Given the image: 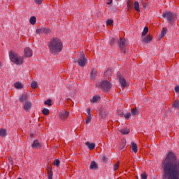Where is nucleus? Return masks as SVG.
<instances>
[{
    "label": "nucleus",
    "instance_id": "1",
    "mask_svg": "<svg viewBox=\"0 0 179 179\" xmlns=\"http://www.w3.org/2000/svg\"><path fill=\"white\" fill-rule=\"evenodd\" d=\"M162 179H179V161L176 153L170 151L162 162Z\"/></svg>",
    "mask_w": 179,
    "mask_h": 179
},
{
    "label": "nucleus",
    "instance_id": "2",
    "mask_svg": "<svg viewBox=\"0 0 179 179\" xmlns=\"http://www.w3.org/2000/svg\"><path fill=\"white\" fill-rule=\"evenodd\" d=\"M63 47L62 41L58 38H53L48 42L49 51L53 55L59 54L62 51Z\"/></svg>",
    "mask_w": 179,
    "mask_h": 179
},
{
    "label": "nucleus",
    "instance_id": "3",
    "mask_svg": "<svg viewBox=\"0 0 179 179\" xmlns=\"http://www.w3.org/2000/svg\"><path fill=\"white\" fill-rule=\"evenodd\" d=\"M9 57L10 61L15 64V65H22V64H23V58L20 56H17V54L10 52Z\"/></svg>",
    "mask_w": 179,
    "mask_h": 179
},
{
    "label": "nucleus",
    "instance_id": "4",
    "mask_svg": "<svg viewBox=\"0 0 179 179\" xmlns=\"http://www.w3.org/2000/svg\"><path fill=\"white\" fill-rule=\"evenodd\" d=\"M117 44L119 45L121 52H122L123 54L127 52L128 50H127V47L128 46V42H127L125 38H120V39H118Z\"/></svg>",
    "mask_w": 179,
    "mask_h": 179
},
{
    "label": "nucleus",
    "instance_id": "5",
    "mask_svg": "<svg viewBox=\"0 0 179 179\" xmlns=\"http://www.w3.org/2000/svg\"><path fill=\"white\" fill-rule=\"evenodd\" d=\"M74 62H77L79 66H81V68H83V66H86V62H87V59L86 58L85 53L83 52H80L79 53V59H74Z\"/></svg>",
    "mask_w": 179,
    "mask_h": 179
},
{
    "label": "nucleus",
    "instance_id": "6",
    "mask_svg": "<svg viewBox=\"0 0 179 179\" xmlns=\"http://www.w3.org/2000/svg\"><path fill=\"white\" fill-rule=\"evenodd\" d=\"M96 87H101L103 92H110L112 85L108 80H103L101 83L96 85Z\"/></svg>",
    "mask_w": 179,
    "mask_h": 179
},
{
    "label": "nucleus",
    "instance_id": "7",
    "mask_svg": "<svg viewBox=\"0 0 179 179\" xmlns=\"http://www.w3.org/2000/svg\"><path fill=\"white\" fill-rule=\"evenodd\" d=\"M163 17H165L168 20V22L170 23V24H173V22H174L176 19V14L174 13H172L171 11H166L162 15Z\"/></svg>",
    "mask_w": 179,
    "mask_h": 179
},
{
    "label": "nucleus",
    "instance_id": "8",
    "mask_svg": "<svg viewBox=\"0 0 179 179\" xmlns=\"http://www.w3.org/2000/svg\"><path fill=\"white\" fill-rule=\"evenodd\" d=\"M36 34H48L51 33V29L47 27L39 28L36 29Z\"/></svg>",
    "mask_w": 179,
    "mask_h": 179
},
{
    "label": "nucleus",
    "instance_id": "9",
    "mask_svg": "<svg viewBox=\"0 0 179 179\" xmlns=\"http://www.w3.org/2000/svg\"><path fill=\"white\" fill-rule=\"evenodd\" d=\"M117 78L120 80V83L121 85V87H127V81L125 80V78H123L122 76H121L120 73H119V74H117Z\"/></svg>",
    "mask_w": 179,
    "mask_h": 179
},
{
    "label": "nucleus",
    "instance_id": "10",
    "mask_svg": "<svg viewBox=\"0 0 179 179\" xmlns=\"http://www.w3.org/2000/svg\"><path fill=\"white\" fill-rule=\"evenodd\" d=\"M32 149H40L41 148V143L38 142V140H34L31 144Z\"/></svg>",
    "mask_w": 179,
    "mask_h": 179
},
{
    "label": "nucleus",
    "instance_id": "11",
    "mask_svg": "<svg viewBox=\"0 0 179 179\" xmlns=\"http://www.w3.org/2000/svg\"><path fill=\"white\" fill-rule=\"evenodd\" d=\"M69 117V112L63 110L59 114V117L61 120H66V117Z\"/></svg>",
    "mask_w": 179,
    "mask_h": 179
},
{
    "label": "nucleus",
    "instance_id": "12",
    "mask_svg": "<svg viewBox=\"0 0 179 179\" xmlns=\"http://www.w3.org/2000/svg\"><path fill=\"white\" fill-rule=\"evenodd\" d=\"M24 55L27 57H32V55H33V50H31V49H30V48H26L24 49Z\"/></svg>",
    "mask_w": 179,
    "mask_h": 179
},
{
    "label": "nucleus",
    "instance_id": "13",
    "mask_svg": "<svg viewBox=\"0 0 179 179\" xmlns=\"http://www.w3.org/2000/svg\"><path fill=\"white\" fill-rule=\"evenodd\" d=\"M47 171H48V179H52V165H50L47 168Z\"/></svg>",
    "mask_w": 179,
    "mask_h": 179
},
{
    "label": "nucleus",
    "instance_id": "14",
    "mask_svg": "<svg viewBox=\"0 0 179 179\" xmlns=\"http://www.w3.org/2000/svg\"><path fill=\"white\" fill-rule=\"evenodd\" d=\"M153 38V36L150 34H148L147 36L144 37L143 39V43L148 44V43H150Z\"/></svg>",
    "mask_w": 179,
    "mask_h": 179
},
{
    "label": "nucleus",
    "instance_id": "15",
    "mask_svg": "<svg viewBox=\"0 0 179 179\" xmlns=\"http://www.w3.org/2000/svg\"><path fill=\"white\" fill-rule=\"evenodd\" d=\"M90 78L92 80H94L96 78H97V70L96 69H93L90 73Z\"/></svg>",
    "mask_w": 179,
    "mask_h": 179
},
{
    "label": "nucleus",
    "instance_id": "16",
    "mask_svg": "<svg viewBox=\"0 0 179 179\" xmlns=\"http://www.w3.org/2000/svg\"><path fill=\"white\" fill-rule=\"evenodd\" d=\"M86 146L88 147V149H90V150H93V149H94V148H96V144L94 143H90V142L87 141L85 143Z\"/></svg>",
    "mask_w": 179,
    "mask_h": 179
},
{
    "label": "nucleus",
    "instance_id": "17",
    "mask_svg": "<svg viewBox=\"0 0 179 179\" xmlns=\"http://www.w3.org/2000/svg\"><path fill=\"white\" fill-rule=\"evenodd\" d=\"M90 169L91 170H97V169H99V166H97L96 162L92 161L90 165Z\"/></svg>",
    "mask_w": 179,
    "mask_h": 179
},
{
    "label": "nucleus",
    "instance_id": "18",
    "mask_svg": "<svg viewBox=\"0 0 179 179\" xmlns=\"http://www.w3.org/2000/svg\"><path fill=\"white\" fill-rule=\"evenodd\" d=\"M31 108V102L27 101L24 106V110L29 111Z\"/></svg>",
    "mask_w": 179,
    "mask_h": 179
},
{
    "label": "nucleus",
    "instance_id": "19",
    "mask_svg": "<svg viewBox=\"0 0 179 179\" xmlns=\"http://www.w3.org/2000/svg\"><path fill=\"white\" fill-rule=\"evenodd\" d=\"M131 148L132 152H134V153L138 152V145L135 142L131 143Z\"/></svg>",
    "mask_w": 179,
    "mask_h": 179
},
{
    "label": "nucleus",
    "instance_id": "20",
    "mask_svg": "<svg viewBox=\"0 0 179 179\" xmlns=\"http://www.w3.org/2000/svg\"><path fill=\"white\" fill-rule=\"evenodd\" d=\"M29 97L26 94H22L19 98L20 103H23V101H26Z\"/></svg>",
    "mask_w": 179,
    "mask_h": 179
},
{
    "label": "nucleus",
    "instance_id": "21",
    "mask_svg": "<svg viewBox=\"0 0 179 179\" xmlns=\"http://www.w3.org/2000/svg\"><path fill=\"white\" fill-rule=\"evenodd\" d=\"M120 132H121L122 134V135H128V134H129V132H131V130L129 129H121L120 130Z\"/></svg>",
    "mask_w": 179,
    "mask_h": 179
},
{
    "label": "nucleus",
    "instance_id": "22",
    "mask_svg": "<svg viewBox=\"0 0 179 179\" xmlns=\"http://www.w3.org/2000/svg\"><path fill=\"white\" fill-rule=\"evenodd\" d=\"M100 100V96L95 95L93 96L92 99L90 100L91 103H98Z\"/></svg>",
    "mask_w": 179,
    "mask_h": 179
},
{
    "label": "nucleus",
    "instance_id": "23",
    "mask_svg": "<svg viewBox=\"0 0 179 179\" xmlns=\"http://www.w3.org/2000/svg\"><path fill=\"white\" fill-rule=\"evenodd\" d=\"M167 28L166 27H164L162 29V31H161V35H160V37L161 38H163V37H164V36H166V34H167Z\"/></svg>",
    "mask_w": 179,
    "mask_h": 179
},
{
    "label": "nucleus",
    "instance_id": "24",
    "mask_svg": "<svg viewBox=\"0 0 179 179\" xmlns=\"http://www.w3.org/2000/svg\"><path fill=\"white\" fill-rule=\"evenodd\" d=\"M131 115H138L139 114V110H138V108H134L131 110Z\"/></svg>",
    "mask_w": 179,
    "mask_h": 179
},
{
    "label": "nucleus",
    "instance_id": "25",
    "mask_svg": "<svg viewBox=\"0 0 179 179\" xmlns=\"http://www.w3.org/2000/svg\"><path fill=\"white\" fill-rule=\"evenodd\" d=\"M14 87H15V89H23V84H22V83H15Z\"/></svg>",
    "mask_w": 179,
    "mask_h": 179
},
{
    "label": "nucleus",
    "instance_id": "26",
    "mask_svg": "<svg viewBox=\"0 0 179 179\" xmlns=\"http://www.w3.org/2000/svg\"><path fill=\"white\" fill-rule=\"evenodd\" d=\"M134 9L136 10V12H141V9L139 8V2H134Z\"/></svg>",
    "mask_w": 179,
    "mask_h": 179
},
{
    "label": "nucleus",
    "instance_id": "27",
    "mask_svg": "<svg viewBox=\"0 0 179 179\" xmlns=\"http://www.w3.org/2000/svg\"><path fill=\"white\" fill-rule=\"evenodd\" d=\"M36 17L31 16L29 19V22L31 24L34 25V24H36Z\"/></svg>",
    "mask_w": 179,
    "mask_h": 179
},
{
    "label": "nucleus",
    "instance_id": "28",
    "mask_svg": "<svg viewBox=\"0 0 179 179\" xmlns=\"http://www.w3.org/2000/svg\"><path fill=\"white\" fill-rule=\"evenodd\" d=\"M6 135V129H0V136H2V138L5 137Z\"/></svg>",
    "mask_w": 179,
    "mask_h": 179
},
{
    "label": "nucleus",
    "instance_id": "29",
    "mask_svg": "<svg viewBox=\"0 0 179 179\" xmlns=\"http://www.w3.org/2000/svg\"><path fill=\"white\" fill-rule=\"evenodd\" d=\"M148 31H149V28L148 27H145L143 31L142 32L143 37H145L148 34Z\"/></svg>",
    "mask_w": 179,
    "mask_h": 179
},
{
    "label": "nucleus",
    "instance_id": "30",
    "mask_svg": "<svg viewBox=\"0 0 179 179\" xmlns=\"http://www.w3.org/2000/svg\"><path fill=\"white\" fill-rule=\"evenodd\" d=\"M38 87V84L37 83L36 81H32L31 83V87L32 89H36V87Z\"/></svg>",
    "mask_w": 179,
    "mask_h": 179
},
{
    "label": "nucleus",
    "instance_id": "31",
    "mask_svg": "<svg viewBox=\"0 0 179 179\" xmlns=\"http://www.w3.org/2000/svg\"><path fill=\"white\" fill-rule=\"evenodd\" d=\"M59 164H61V162L59 159H55L52 163L53 166H56V167H59Z\"/></svg>",
    "mask_w": 179,
    "mask_h": 179
},
{
    "label": "nucleus",
    "instance_id": "32",
    "mask_svg": "<svg viewBox=\"0 0 179 179\" xmlns=\"http://www.w3.org/2000/svg\"><path fill=\"white\" fill-rule=\"evenodd\" d=\"M173 107H174V108H177L178 110H179V101H178V100H176L173 102Z\"/></svg>",
    "mask_w": 179,
    "mask_h": 179
},
{
    "label": "nucleus",
    "instance_id": "33",
    "mask_svg": "<svg viewBox=\"0 0 179 179\" xmlns=\"http://www.w3.org/2000/svg\"><path fill=\"white\" fill-rule=\"evenodd\" d=\"M42 114H43V115H48V114H50V110L44 108L43 109Z\"/></svg>",
    "mask_w": 179,
    "mask_h": 179
},
{
    "label": "nucleus",
    "instance_id": "34",
    "mask_svg": "<svg viewBox=\"0 0 179 179\" xmlns=\"http://www.w3.org/2000/svg\"><path fill=\"white\" fill-rule=\"evenodd\" d=\"M127 5L128 10H129L130 9H132V2H131V1H129V0L127 1Z\"/></svg>",
    "mask_w": 179,
    "mask_h": 179
},
{
    "label": "nucleus",
    "instance_id": "35",
    "mask_svg": "<svg viewBox=\"0 0 179 179\" xmlns=\"http://www.w3.org/2000/svg\"><path fill=\"white\" fill-rule=\"evenodd\" d=\"M118 167H120V162H117L113 166L114 171H116V170H118Z\"/></svg>",
    "mask_w": 179,
    "mask_h": 179
},
{
    "label": "nucleus",
    "instance_id": "36",
    "mask_svg": "<svg viewBox=\"0 0 179 179\" xmlns=\"http://www.w3.org/2000/svg\"><path fill=\"white\" fill-rule=\"evenodd\" d=\"M115 41H117V39L115 38H112L110 41V45H114V44H115Z\"/></svg>",
    "mask_w": 179,
    "mask_h": 179
},
{
    "label": "nucleus",
    "instance_id": "37",
    "mask_svg": "<svg viewBox=\"0 0 179 179\" xmlns=\"http://www.w3.org/2000/svg\"><path fill=\"white\" fill-rule=\"evenodd\" d=\"M8 160L9 164H10L11 166H13V158H12V157H8Z\"/></svg>",
    "mask_w": 179,
    "mask_h": 179
},
{
    "label": "nucleus",
    "instance_id": "38",
    "mask_svg": "<svg viewBox=\"0 0 179 179\" xmlns=\"http://www.w3.org/2000/svg\"><path fill=\"white\" fill-rule=\"evenodd\" d=\"M114 23V21L113 20H106V24L107 26H111Z\"/></svg>",
    "mask_w": 179,
    "mask_h": 179
},
{
    "label": "nucleus",
    "instance_id": "39",
    "mask_svg": "<svg viewBox=\"0 0 179 179\" xmlns=\"http://www.w3.org/2000/svg\"><path fill=\"white\" fill-rule=\"evenodd\" d=\"M52 100L51 99H48L47 101H45V106H51V103H52Z\"/></svg>",
    "mask_w": 179,
    "mask_h": 179
},
{
    "label": "nucleus",
    "instance_id": "40",
    "mask_svg": "<svg viewBox=\"0 0 179 179\" xmlns=\"http://www.w3.org/2000/svg\"><path fill=\"white\" fill-rule=\"evenodd\" d=\"M106 76H108V75H111V70H106L104 73Z\"/></svg>",
    "mask_w": 179,
    "mask_h": 179
},
{
    "label": "nucleus",
    "instance_id": "41",
    "mask_svg": "<svg viewBox=\"0 0 179 179\" xmlns=\"http://www.w3.org/2000/svg\"><path fill=\"white\" fill-rule=\"evenodd\" d=\"M124 148H125V143H121L120 145L119 146V149L120 150H122V149H124Z\"/></svg>",
    "mask_w": 179,
    "mask_h": 179
},
{
    "label": "nucleus",
    "instance_id": "42",
    "mask_svg": "<svg viewBox=\"0 0 179 179\" xmlns=\"http://www.w3.org/2000/svg\"><path fill=\"white\" fill-rule=\"evenodd\" d=\"M92 121V116H88L87 118L85 120L86 124H89Z\"/></svg>",
    "mask_w": 179,
    "mask_h": 179
},
{
    "label": "nucleus",
    "instance_id": "43",
    "mask_svg": "<svg viewBox=\"0 0 179 179\" xmlns=\"http://www.w3.org/2000/svg\"><path fill=\"white\" fill-rule=\"evenodd\" d=\"M141 178L142 179H148V175L146 174V173L141 174Z\"/></svg>",
    "mask_w": 179,
    "mask_h": 179
},
{
    "label": "nucleus",
    "instance_id": "44",
    "mask_svg": "<svg viewBox=\"0 0 179 179\" xmlns=\"http://www.w3.org/2000/svg\"><path fill=\"white\" fill-rule=\"evenodd\" d=\"M124 118H126L127 120H129V118H131V113H127L126 115H124Z\"/></svg>",
    "mask_w": 179,
    "mask_h": 179
},
{
    "label": "nucleus",
    "instance_id": "45",
    "mask_svg": "<svg viewBox=\"0 0 179 179\" xmlns=\"http://www.w3.org/2000/svg\"><path fill=\"white\" fill-rule=\"evenodd\" d=\"M87 113L89 117H92V113H91V110L90 108L87 109Z\"/></svg>",
    "mask_w": 179,
    "mask_h": 179
},
{
    "label": "nucleus",
    "instance_id": "46",
    "mask_svg": "<svg viewBox=\"0 0 179 179\" xmlns=\"http://www.w3.org/2000/svg\"><path fill=\"white\" fill-rule=\"evenodd\" d=\"M34 1L36 2V3L41 5V3H42L43 2V0H34Z\"/></svg>",
    "mask_w": 179,
    "mask_h": 179
},
{
    "label": "nucleus",
    "instance_id": "47",
    "mask_svg": "<svg viewBox=\"0 0 179 179\" xmlns=\"http://www.w3.org/2000/svg\"><path fill=\"white\" fill-rule=\"evenodd\" d=\"M175 92L176 93H179V86L175 87Z\"/></svg>",
    "mask_w": 179,
    "mask_h": 179
},
{
    "label": "nucleus",
    "instance_id": "48",
    "mask_svg": "<svg viewBox=\"0 0 179 179\" xmlns=\"http://www.w3.org/2000/svg\"><path fill=\"white\" fill-rule=\"evenodd\" d=\"M102 160H103V162H107V158L106 157H103Z\"/></svg>",
    "mask_w": 179,
    "mask_h": 179
},
{
    "label": "nucleus",
    "instance_id": "49",
    "mask_svg": "<svg viewBox=\"0 0 179 179\" xmlns=\"http://www.w3.org/2000/svg\"><path fill=\"white\" fill-rule=\"evenodd\" d=\"M120 117H124V113L121 112L120 114H119Z\"/></svg>",
    "mask_w": 179,
    "mask_h": 179
},
{
    "label": "nucleus",
    "instance_id": "50",
    "mask_svg": "<svg viewBox=\"0 0 179 179\" xmlns=\"http://www.w3.org/2000/svg\"><path fill=\"white\" fill-rule=\"evenodd\" d=\"M31 136L33 138L34 135H33V134H31Z\"/></svg>",
    "mask_w": 179,
    "mask_h": 179
},
{
    "label": "nucleus",
    "instance_id": "51",
    "mask_svg": "<svg viewBox=\"0 0 179 179\" xmlns=\"http://www.w3.org/2000/svg\"><path fill=\"white\" fill-rule=\"evenodd\" d=\"M17 179H22V178H18Z\"/></svg>",
    "mask_w": 179,
    "mask_h": 179
},
{
    "label": "nucleus",
    "instance_id": "52",
    "mask_svg": "<svg viewBox=\"0 0 179 179\" xmlns=\"http://www.w3.org/2000/svg\"><path fill=\"white\" fill-rule=\"evenodd\" d=\"M0 67H1V62H0Z\"/></svg>",
    "mask_w": 179,
    "mask_h": 179
}]
</instances>
